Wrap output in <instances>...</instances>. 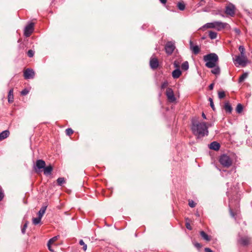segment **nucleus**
I'll list each match as a JSON object with an SVG mask.
<instances>
[{
  "mask_svg": "<svg viewBox=\"0 0 252 252\" xmlns=\"http://www.w3.org/2000/svg\"><path fill=\"white\" fill-rule=\"evenodd\" d=\"M34 24L31 23L28 24L24 29V35L26 37H29L33 31Z\"/></svg>",
  "mask_w": 252,
  "mask_h": 252,
  "instance_id": "9",
  "label": "nucleus"
},
{
  "mask_svg": "<svg viewBox=\"0 0 252 252\" xmlns=\"http://www.w3.org/2000/svg\"><path fill=\"white\" fill-rule=\"evenodd\" d=\"M34 75V71L30 68H27L24 72V76L26 79H32Z\"/></svg>",
  "mask_w": 252,
  "mask_h": 252,
  "instance_id": "11",
  "label": "nucleus"
},
{
  "mask_svg": "<svg viewBox=\"0 0 252 252\" xmlns=\"http://www.w3.org/2000/svg\"><path fill=\"white\" fill-rule=\"evenodd\" d=\"M165 50L168 55H171L173 52V43L172 42H168L165 46Z\"/></svg>",
  "mask_w": 252,
  "mask_h": 252,
  "instance_id": "14",
  "label": "nucleus"
},
{
  "mask_svg": "<svg viewBox=\"0 0 252 252\" xmlns=\"http://www.w3.org/2000/svg\"><path fill=\"white\" fill-rule=\"evenodd\" d=\"M209 36L212 39H215L217 38V33L215 32L210 31L209 33Z\"/></svg>",
  "mask_w": 252,
  "mask_h": 252,
  "instance_id": "25",
  "label": "nucleus"
},
{
  "mask_svg": "<svg viewBox=\"0 0 252 252\" xmlns=\"http://www.w3.org/2000/svg\"><path fill=\"white\" fill-rule=\"evenodd\" d=\"M224 108L226 112L229 113H231L232 108L231 106L228 102L225 103Z\"/></svg>",
  "mask_w": 252,
  "mask_h": 252,
  "instance_id": "23",
  "label": "nucleus"
},
{
  "mask_svg": "<svg viewBox=\"0 0 252 252\" xmlns=\"http://www.w3.org/2000/svg\"><path fill=\"white\" fill-rule=\"evenodd\" d=\"M236 33H237L238 34H239L240 33V31L238 29H235L234 30Z\"/></svg>",
  "mask_w": 252,
  "mask_h": 252,
  "instance_id": "48",
  "label": "nucleus"
},
{
  "mask_svg": "<svg viewBox=\"0 0 252 252\" xmlns=\"http://www.w3.org/2000/svg\"><path fill=\"white\" fill-rule=\"evenodd\" d=\"M181 68L184 70H187L189 69V63L187 61L184 62L181 65Z\"/></svg>",
  "mask_w": 252,
  "mask_h": 252,
  "instance_id": "27",
  "label": "nucleus"
},
{
  "mask_svg": "<svg viewBox=\"0 0 252 252\" xmlns=\"http://www.w3.org/2000/svg\"><path fill=\"white\" fill-rule=\"evenodd\" d=\"M28 222L27 221L25 222V223L24 224V225H23L22 229H21V231H22V233L23 234H25V232H26V230L28 227Z\"/></svg>",
  "mask_w": 252,
  "mask_h": 252,
  "instance_id": "35",
  "label": "nucleus"
},
{
  "mask_svg": "<svg viewBox=\"0 0 252 252\" xmlns=\"http://www.w3.org/2000/svg\"><path fill=\"white\" fill-rule=\"evenodd\" d=\"M47 206L46 205H43L38 212V217L42 218L45 213Z\"/></svg>",
  "mask_w": 252,
  "mask_h": 252,
  "instance_id": "18",
  "label": "nucleus"
},
{
  "mask_svg": "<svg viewBox=\"0 0 252 252\" xmlns=\"http://www.w3.org/2000/svg\"><path fill=\"white\" fill-rule=\"evenodd\" d=\"M200 234L201 237L205 241H210L211 240V237L207 235L204 231H200Z\"/></svg>",
  "mask_w": 252,
  "mask_h": 252,
  "instance_id": "21",
  "label": "nucleus"
},
{
  "mask_svg": "<svg viewBox=\"0 0 252 252\" xmlns=\"http://www.w3.org/2000/svg\"><path fill=\"white\" fill-rule=\"evenodd\" d=\"M243 107L242 104L240 103L237 105L236 111L238 113H240L243 110Z\"/></svg>",
  "mask_w": 252,
  "mask_h": 252,
  "instance_id": "30",
  "label": "nucleus"
},
{
  "mask_svg": "<svg viewBox=\"0 0 252 252\" xmlns=\"http://www.w3.org/2000/svg\"><path fill=\"white\" fill-rule=\"evenodd\" d=\"M205 252H213L211 249L208 248H205Z\"/></svg>",
  "mask_w": 252,
  "mask_h": 252,
  "instance_id": "46",
  "label": "nucleus"
},
{
  "mask_svg": "<svg viewBox=\"0 0 252 252\" xmlns=\"http://www.w3.org/2000/svg\"><path fill=\"white\" fill-rule=\"evenodd\" d=\"M227 25V23H222L220 21H215L212 23H208L204 25L203 28L207 29H215L218 31H220L221 30L224 29Z\"/></svg>",
  "mask_w": 252,
  "mask_h": 252,
  "instance_id": "3",
  "label": "nucleus"
},
{
  "mask_svg": "<svg viewBox=\"0 0 252 252\" xmlns=\"http://www.w3.org/2000/svg\"><path fill=\"white\" fill-rule=\"evenodd\" d=\"M214 83L211 84L209 85V90H212L213 89V88H214Z\"/></svg>",
  "mask_w": 252,
  "mask_h": 252,
  "instance_id": "47",
  "label": "nucleus"
},
{
  "mask_svg": "<svg viewBox=\"0 0 252 252\" xmlns=\"http://www.w3.org/2000/svg\"><path fill=\"white\" fill-rule=\"evenodd\" d=\"M42 218L38 217L37 218H34L32 219V223L34 225H37L39 224L40 221Z\"/></svg>",
  "mask_w": 252,
  "mask_h": 252,
  "instance_id": "26",
  "label": "nucleus"
},
{
  "mask_svg": "<svg viewBox=\"0 0 252 252\" xmlns=\"http://www.w3.org/2000/svg\"><path fill=\"white\" fill-rule=\"evenodd\" d=\"M248 77V73H243L239 79V82H242L244 81V80Z\"/></svg>",
  "mask_w": 252,
  "mask_h": 252,
  "instance_id": "29",
  "label": "nucleus"
},
{
  "mask_svg": "<svg viewBox=\"0 0 252 252\" xmlns=\"http://www.w3.org/2000/svg\"><path fill=\"white\" fill-rule=\"evenodd\" d=\"M189 48L192 52L195 55L198 54L200 51L199 47L198 45H194L193 42L191 40H190L189 41Z\"/></svg>",
  "mask_w": 252,
  "mask_h": 252,
  "instance_id": "13",
  "label": "nucleus"
},
{
  "mask_svg": "<svg viewBox=\"0 0 252 252\" xmlns=\"http://www.w3.org/2000/svg\"><path fill=\"white\" fill-rule=\"evenodd\" d=\"M29 91L28 89H25L23 90H22L21 92V94L23 95H27L29 93Z\"/></svg>",
  "mask_w": 252,
  "mask_h": 252,
  "instance_id": "40",
  "label": "nucleus"
},
{
  "mask_svg": "<svg viewBox=\"0 0 252 252\" xmlns=\"http://www.w3.org/2000/svg\"><path fill=\"white\" fill-rule=\"evenodd\" d=\"M209 101L210 102V106L214 110H215V106H214V103H213V99L212 98L210 97L209 98Z\"/></svg>",
  "mask_w": 252,
  "mask_h": 252,
  "instance_id": "38",
  "label": "nucleus"
},
{
  "mask_svg": "<svg viewBox=\"0 0 252 252\" xmlns=\"http://www.w3.org/2000/svg\"><path fill=\"white\" fill-rule=\"evenodd\" d=\"M47 246L49 250L52 252H54V251L51 248V244H47Z\"/></svg>",
  "mask_w": 252,
  "mask_h": 252,
  "instance_id": "44",
  "label": "nucleus"
},
{
  "mask_svg": "<svg viewBox=\"0 0 252 252\" xmlns=\"http://www.w3.org/2000/svg\"><path fill=\"white\" fill-rule=\"evenodd\" d=\"M57 182L58 185L62 186L63 184L65 183V180L64 178L60 177L57 179Z\"/></svg>",
  "mask_w": 252,
  "mask_h": 252,
  "instance_id": "31",
  "label": "nucleus"
},
{
  "mask_svg": "<svg viewBox=\"0 0 252 252\" xmlns=\"http://www.w3.org/2000/svg\"><path fill=\"white\" fill-rule=\"evenodd\" d=\"M171 75L173 77V71L171 72Z\"/></svg>",
  "mask_w": 252,
  "mask_h": 252,
  "instance_id": "52",
  "label": "nucleus"
},
{
  "mask_svg": "<svg viewBox=\"0 0 252 252\" xmlns=\"http://www.w3.org/2000/svg\"><path fill=\"white\" fill-rule=\"evenodd\" d=\"M194 245L198 249H199L202 247V245L200 243H195L194 244Z\"/></svg>",
  "mask_w": 252,
  "mask_h": 252,
  "instance_id": "43",
  "label": "nucleus"
},
{
  "mask_svg": "<svg viewBox=\"0 0 252 252\" xmlns=\"http://www.w3.org/2000/svg\"><path fill=\"white\" fill-rule=\"evenodd\" d=\"M251 238L248 236H240L238 240V243L243 246L250 244Z\"/></svg>",
  "mask_w": 252,
  "mask_h": 252,
  "instance_id": "8",
  "label": "nucleus"
},
{
  "mask_svg": "<svg viewBox=\"0 0 252 252\" xmlns=\"http://www.w3.org/2000/svg\"><path fill=\"white\" fill-rule=\"evenodd\" d=\"M58 237H59V236H56L53 237L52 238L50 239L48 241V243L52 245V244H53L55 241H56L58 240Z\"/></svg>",
  "mask_w": 252,
  "mask_h": 252,
  "instance_id": "33",
  "label": "nucleus"
},
{
  "mask_svg": "<svg viewBox=\"0 0 252 252\" xmlns=\"http://www.w3.org/2000/svg\"><path fill=\"white\" fill-rule=\"evenodd\" d=\"M202 117L204 119H206V116H205V114L203 112L202 113Z\"/></svg>",
  "mask_w": 252,
  "mask_h": 252,
  "instance_id": "50",
  "label": "nucleus"
},
{
  "mask_svg": "<svg viewBox=\"0 0 252 252\" xmlns=\"http://www.w3.org/2000/svg\"><path fill=\"white\" fill-rule=\"evenodd\" d=\"M225 96V94L224 91H220L218 92V96L220 99L223 98Z\"/></svg>",
  "mask_w": 252,
  "mask_h": 252,
  "instance_id": "34",
  "label": "nucleus"
},
{
  "mask_svg": "<svg viewBox=\"0 0 252 252\" xmlns=\"http://www.w3.org/2000/svg\"><path fill=\"white\" fill-rule=\"evenodd\" d=\"M235 6L229 3L225 7V12L227 15H229L231 16H233L235 14Z\"/></svg>",
  "mask_w": 252,
  "mask_h": 252,
  "instance_id": "10",
  "label": "nucleus"
},
{
  "mask_svg": "<svg viewBox=\"0 0 252 252\" xmlns=\"http://www.w3.org/2000/svg\"><path fill=\"white\" fill-rule=\"evenodd\" d=\"M34 51H32V50H29L28 51V53H27V54H28V56L31 58V57H32L34 55Z\"/></svg>",
  "mask_w": 252,
  "mask_h": 252,
  "instance_id": "37",
  "label": "nucleus"
},
{
  "mask_svg": "<svg viewBox=\"0 0 252 252\" xmlns=\"http://www.w3.org/2000/svg\"><path fill=\"white\" fill-rule=\"evenodd\" d=\"M186 226L187 229H188L190 230L192 229V227L190 225L189 223V222H188L187 221L186 222Z\"/></svg>",
  "mask_w": 252,
  "mask_h": 252,
  "instance_id": "42",
  "label": "nucleus"
},
{
  "mask_svg": "<svg viewBox=\"0 0 252 252\" xmlns=\"http://www.w3.org/2000/svg\"><path fill=\"white\" fill-rule=\"evenodd\" d=\"M209 147L210 149L218 151L220 148V145L217 142L214 141L209 145Z\"/></svg>",
  "mask_w": 252,
  "mask_h": 252,
  "instance_id": "15",
  "label": "nucleus"
},
{
  "mask_svg": "<svg viewBox=\"0 0 252 252\" xmlns=\"http://www.w3.org/2000/svg\"><path fill=\"white\" fill-rule=\"evenodd\" d=\"M4 197V193L2 191V190L0 189V201H1Z\"/></svg>",
  "mask_w": 252,
  "mask_h": 252,
  "instance_id": "41",
  "label": "nucleus"
},
{
  "mask_svg": "<svg viewBox=\"0 0 252 252\" xmlns=\"http://www.w3.org/2000/svg\"><path fill=\"white\" fill-rule=\"evenodd\" d=\"M233 62L236 65L245 66L248 62V59L246 56L237 55L233 59Z\"/></svg>",
  "mask_w": 252,
  "mask_h": 252,
  "instance_id": "5",
  "label": "nucleus"
},
{
  "mask_svg": "<svg viewBox=\"0 0 252 252\" xmlns=\"http://www.w3.org/2000/svg\"><path fill=\"white\" fill-rule=\"evenodd\" d=\"M65 132L66 135H70L73 133V130L70 128H68L66 129Z\"/></svg>",
  "mask_w": 252,
  "mask_h": 252,
  "instance_id": "36",
  "label": "nucleus"
},
{
  "mask_svg": "<svg viewBox=\"0 0 252 252\" xmlns=\"http://www.w3.org/2000/svg\"><path fill=\"white\" fill-rule=\"evenodd\" d=\"M159 65L158 61L157 58L152 57L150 61V65L152 69H155L158 68Z\"/></svg>",
  "mask_w": 252,
  "mask_h": 252,
  "instance_id": "12",
  "label": "nucleus"
},
{
  "mask_svg": "<svg viewBox=\"0 0 252 252\" xmlns=\"http://www.w3.org/2000/svg\"><path fill=\"white\" fill-rule=\"evenodd\" d=\"M203 60L205 63V66L209 68H212L216 64H218L219 57L215 53H210L204 56Z\"/></svg>",
  "mask_w": 252,
  "mask_h": 252,
  "instance_id": "2",
  "label": "nucleus"
},
{
  "mask_svg": "<svg viewBox=\"0 0 252 252\" xmlns=\"http://www.w3.org/2000/svg\"><path fill=\"white\" fill-rule=\"evenodd\" d=\"M174 67H179V65L178 64H177L175 62H174Z\"/></svg>",
  "mask_w": 252,
  "mask_h": 252,
  "instance_id": "51",
  "label": "nucleus"
},
{
  "mask_svg": "<svg viewBox=\"0 0 252 252\" xmlns=\"http://www.w3.org/2000/svg\"><path fill=\"white\" fill-rule=\"evenodd\" d=\"M213 69L211 70V72L216 75H218L220 73V67H219L218 64H216V65L213 67Z\"/></svg>",
  "mask_w": 252,
  "mask_h": 252,
  "instance_id": "17",
  "label": "nucleus"
},
{
  "mask_svg": "<svg viewBox=\"0 0 252 252\" xmlns=\"http://www.w3.org/2000/svg\"><path fill=\"white\" fill-rule=\"evenodd\" d=\"M208 128L206 123L205 122H192L191 130L193 134L196 137L197 140H199L208 135Z\"/></svg>",
  "mask_w": 252,
  "mask_h": 252,
  "instance_id": "1",
  "label": "nucleus"
},
{
  "mask_svg": "<svg viewBox=\"0 0 252 252\" xmlns=\"http://www.w3.org/2000/svg\"><path fill=\"white\" fill-rule=\"evenodd\" d=\"M46 165L45 162L42 159H37L36 161L34 169L36 172H40L41 169H43Z\"/></svg>",
  "mask_w": 252,
  "mask_h": 252,
  "instance_id": "7",
  "label": "nucleus"
},
{
  "mask_svg": "<svg viewBox=\"0 0 252 252\" xmlns=\"http://www.w3.org/2000/svg\"><path fill=\"white\" fill-rule=\"evenodd\" d=\"M8 101L9 103H12L14 100L13 89H11L9 90L8 94Z\"/></svg>",
  "mask_w": 252,
  "mask_h": 252,
  "instance_id": "20",
  "label": "nucleus"
},
{
  "mask_svg": "<svg viewBox=\"0 0 252 252\" xmlns=\"http://www.w3.org/2000/svg\"><path fill=\"white\" fill-rule=\"evenodd\" d=\"M9 135V131L8 130L3 131L0 133V141L7 138Z\"/></svg>",
  "mask_w": 252,
  "mask_h": 252,
  "instance_id": "19",
  "label": "nucleus"
},
{
  "mask_svg": "<svg viewBox=\"0 0 252 252\" xmlns=\"http://www.w3.org/2000/svg\"><path fill=\"white\" fill-rule=\"evenodd\" d=\"M53 170V167L51 165H49L47 166H45L43 168L44 174L46 176L49 175L51 174Z\"/></svg>",
  "mask_w": 252,
  "mask_h": 252,
  "instance_id": "16",
  "label": "nucleus"
},
{
  "mask_svg": "<svg viewBox=\"0 0 252 252\" xmlns=\"http://www.w3.org/2000/svg\"><path fill=\"white\" fill-rule=\"evenodd\" d=\"M161 3L162 4H165L166 3L167 0H159Z\"/></svg>",
  "mask_w": 252,
  "mask_h": 252,
  "instance_id": "49",
  "label": "nucleus"
},
{
  "mask_svg": "<svg viewBox=\"0 0 252 252\" xmlns=\"http://www.w3.org/2000/svg\"><path fill=\"white\" fill-rule=\"evenodd\" d=\"M79 244L83 246V250L84 251H86L87 249V245L84 243L83 240H80L79 241Z\"/></svg>",
  "mask_w": 252,
  "mask_h": 252,
  "instance_id": "32",
  "label": "nucleus"
},
{
  "mask_svg": "<svg viewBox=\"0 0 252 252\" xmlns=\"http://www.w3.org/2000/svg\"><path fill=\"white\" fill-rule=\"evenodd\" d=\"M182 74V72L180 69L177 68L174 70V78H179Z\"/></svg>",
  "mask_w": 252,
  "mask_h": 252,
  "instance_id": "24",
  "label": "nucleus"
},
{
  "mask_svg": "<svg viewBox=\"0 0 252 252\" xmlns=\"http://www.w3.org/2000/svg\"><path fill=\"white\" fill-rule=\"evenodd\" d=\"M175 99H176V98H175V96H174V102L175 101Z\"/></svg>",
  "mask_w": 252,
  "mask_h": 252,
  "instance_id": "53",
  "label": "nucleus"
},
{
  "mask_svg": "<svg viewBox=\"0 0 252 252\" xmlns=\"http://www.w3.org/2000/svg\"><path fill=\"white\" fill-rule=\"evenodd\" d=\"M178 8L181 11H183L185 9V4L183 1L178 2L177 4Z\"/></svg>",
  "mask_w": 252,
  "mask_h": 252,
  "instance_id": "22",
  "label": "nucleus"
},
{
  "mask_svg": "<svg viewBox=\"0 0 252 252\" xmlns=\"http://www.w3.org/2000/svg\"><path fill=\"white\" fill-rule=\"evenodd\" d=\"M239 51L240 52V54H241L240 55L246 56V55H245V48L244 46L240 45L239 47Z\"/></svg>",
  "mask_w": 252,
  "mask_h": 252,
  "instance_id": "28",
  "label": "nucleus"
},
{
  "mask_svg": "<svg viewBox=\"0 0 252 252\" xmlns=\"http://www.w3.org/2000/svg\"><path fill=\"white\" fill-rule=\"evenodd\" d=\"M168 87V83L167 81H165L161 85V90H162L166 89L165 94L168 100L170 102H173V91L171 88Z\"/></svg>",
  "mask_w": 252,
  "mask_h": 252,
  "instance_id": "4",
  "label": "nucleus"
},
{
  "mask_svg": "<svg viewBox=\"0 0 252 252\" xmlns=\"http://www.w3.org/2000/svg\"><path fill=\"white\" fill-rule=\"evenodd\" d=\"M220 162L224 167H228L232 164V160L230 157L226 155H223L220 158Z\"/></svg>",
  "mask_w": 252,
  "mask_h": 252,
  "instance_id": "6",
  "label": "nucleus"
},
{
  "mask_svg": "<svg viewBox=\"0 0 252 252\" xmlns=\"http://www.w3.org/2000/svg\"><path fill=\"white\" fill-rule=\"evenodd\" d=\"M196 204L192 200H189V205L191 207L193 208L195 206Z\"/></svg>",
  "mask_w": 252,
  "mask_h": 252,
  "instance_id": "39",
  "label": "nucleus"
},
{
  "mask_svg": "<svg viewBox=\"0 0 252 252\" xmlns=\"http://www.w3.org/2000/svg\"><path fill=\"white\" fill-rule=\"evenodd\" d=\"M205 2V0H201L199 2L198 4L199 5V6H202L204 4Z\"/></svg>",
  "mask_w": 252,
  "mask_h": 252,
  "instance_id": "45",
  "label": "nucleus"
}]
</instances>
